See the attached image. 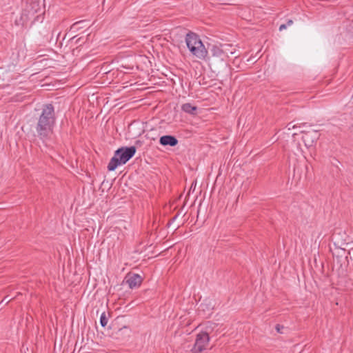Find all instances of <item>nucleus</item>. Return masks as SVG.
Listing matches in <instances>:
<instances>
[{"instance_id":"nucleus-1","label":"nucleus","mask_w":353,"mask_h":353,"mask_svg":"<svg viewBox=\"0 0 353 353\" xmlns=\"http://www.w3.org/2000/svg\"><path fill=\"white\" fill-rule=\"evenodd\" d=\"M37 114L34 125L37 137L46 143L51 139L54 134L57 121L54 107L51 103L43 104Z\"/></svg>"},{"instance_id":"nucleus-2","label":"nucleus","mask_w":353,"mask_h":353,"mask_svg":"<svg viewBox=\"0 0 353 353\" xmlns=\"http://www.w3.org/2000/svg\"><path fill=\"white\" fill-rule=\"evenodd\" d=\"M185 41L192 56L198 59L206 61L208 57V51L199 34L189 31L185 37Z\"/></svg>"},{"instance_id":"nucleus-3","label":"nucleus","mask_w":353,"mask_h":353,"mask_svg":"<svg viewBox=\"0 0 353 353\" xmlns=\"http://www.w3.org/2000/svg\"><path fill=\"white\" fill-rule=\"evenodd\" d=\"M136 152L137 148L134 145L118 148L108 165V170L114 171L118 166L125 164L134 156Z\"/></svg>"},{"instance_id":"nucleus-4","label":"nucleus","mask_w":353,"mask_h":353,"mask_svg":"<svg viewBox=\"0 0 353 353\" xmlns=\"http://www.w3.org/2000/svg\"><path fill=\"white\" fill-rule=\"evenodd\" d=\"M210 341V336L205 332H201L196 335L195 343L192 349L193 352H201L205 350Z\"/></svg>"},{"instance_id":"nucleus-5","label":"nucleus","mask_w":353,"mask_h":353,"mask_svg":"<svg viewBox=\"0 0 353 353\" xmlns=\"http://www.w3.org/2000/svg\"><path fill=\"white\" fill-rule=\"evenodd\" d=\"M142 281L141 276L135 273L128 274L125 277V281L130 289L139 288L141 285Z\"/></svg>"},{"instance_id":"nucleus-6","label":"nucleus","mask_w":353,"mask_h":353,"mask_svg":"<svg viewBox=\"0 0 353 353\" xmlns=\"http://www.w3.org/2000/svg\"><path fill=\"white\" fill-rule=\"evenodd\" d=\"M229 45L224 44L221 46H213L211 49V53L213 57L223 59L224 57H228L227 50Z\"/></svg>"},{"instance_id":"nucleus-7","label":"nucleus","mask_w":353,"mask_h":353,"mask_svg":"<svg viewBox=\"0 0 353 353\" xmlns=\"http://www.w3.org/2000/svg\"><path fill=\"white\" fill-rule=\"evenodd\" d=\"M178 143V139L172 135H163L159 139V143L163 146L174 147Z\"/></svg>"},{"instance_id":"nucleus-8","label":"nucleus","mask_w":353,"mask_h":353,"mask_svg":"<svg viewBox=\"0 0 353 353\" xmlns=\"http://www.w3.org/2000/svg\"><path fill=\"white\" fill-rule=\"evenodd\" d=\"M318 138L319 134L316 131L307 132L303 136V140L307 147L311 146L314 141L317 140Z\"/></svg>"},{"instance_id":"nucleus-9","label":"nucleus","mask_w":353,"mask_h":353,"mask_svg":"<svg viewBox=\"0 0 353 353\" xmlns=\"http://www.w3.org/2000/svg\"><path fill=\"white\" fill-rule=\"evenodd\" d=\"M197 107L196 105H193L190 103H185L182 104L181 110L188 114L191 115H196L197 114Z\"/></svg>"},{"instance_id":"nucleus-10","label":"nucleus","mask_w":353,"mask_h":353,"mask_svg":"<svg viewBox=\"0 0 353 353\" xmlns=\"http://www.w3.org/2000/svg\"><path fill=\"white\" fill-rule=\"evenodd\" d=\"M85 22L86 21L84 20L77 21L71 26L70 29L73 31H77L81 28H83L85 27V26H83L81 25L85 23Z\"/></svg>"},{"instance_id":"nucleus-11","label":"nucleus","mask_w":353,"mask_h":353,"mask_svg":"<svg viewBox=\"0 0 353 353\" xmlns=\"http://www.w3.org/2000/svg\"><path fill=\"white\" fill-rule=\"evenodd\" d=\"M108 318L105 312H103L100 316V324L102 327H105L108 324Z\"/></svg>"},{"instance_id":"nucleus-12","label":"nucleus","mask_w":353,"mask_h":353,"mask_svg":"<svg viewBox=\"0 0 353 353\" xmlns=\"http://www.w3.org/2000/svg\"><path fill=\"white\" fill-rule=\"evenodd\" d=\"M284 328L283 325H279V324H277L275 326V329L276 330L279 332V333H283L282 332V330Z\"/></svg>"},{"instance_id":"nucleus-13","label":"nucleus","mask_w":353,"mask_h":353,"mask_svg":"<svg viewBox=\"0 0 353 353\" xmlns=\"http://www.w3.org/2000/svg\"><path fill=\"white\" fill-rule=\"evenodd\" d=\"M286 128H288V130H291V129H294L295 128H296V124H293L292 122H290L289 123H288V125H286Z\"/></svg>"},{"instance_id":"nucleus-14","label":"nucleus","mask_w":353,"mask_h":353,"mask_svg":"<svg viewBox=\"0 0 353 353\" xmlns=\"http://www.w3.org/2000/svg\"><path fill=\"white\" fill-rule=\"evenodd\" d=\"M286 28H287V25H285V23H283V24H281V25L279 26V31H280V32H281V31H283V30H285Z\"/></svg>"},{"instance_id":"nucleus-15","label":"nucleus","mask_w":353,"mask_h":353,"mask_svg":"<svg viewBox=\"0 0 353 353\" xmlns=\"http://www.w3.org/2000/svg\"><path fill=\"white\" fill-rule=\"evenodd\" d=\"M293 21L292 19H288L286 22V23H285V25H287V27L288 26H291L292 24H293Z\"/></svg>"},{"instance_id":"nucleus-16","label":"nucleus","mask_w":353,"mask_h":353,"mask_svg":"<svg viewBox=\"0 0 353 353\" xmlns=\"http://www.w3.org/2000/svg\"><path fill=\"white\" fill-rule=\"evenodd\" d=\"M128 327L127 326H123L122 328L119 329V331L123 330V329H128Z\"/></svg>"},{"instance_id":"nucleus-17","label":"nucleus","mask_w":353,"mask_h":353,"mask_svg":"<svg viewBox=\"0 0 353 353\" xmlns=\"http://www.w3.org/2000/svg\"><path fill=\"white\" fill-rule=\"evenodd\" d=\"M6 299H7V297H5V298L3 299V301H6Z\"/></svg>"},{"instance_id":"nucleus-18","label":"nucleus","mask_w":353,"mask_h":353,"mask_svg":"<svg viewBox=\"0 0 353 353\" xmlns=\"http://www.w3.org/2000/svg\"><path fill=\"white\" fill-rule=\"evenodd\" d=\"M10 299L6 301L7 303L10 302Z\"/></svg>"}]
</instances>
